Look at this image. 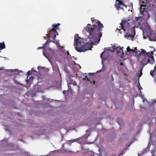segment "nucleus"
<instances>
[{"mask_svg": "<svg viewBox=\"0 0 156 156\" xmlns=\"http://www.w3.org/2000/svg\"><path fill=\"white\" fill-rule=\"evenodd\" d=\"M92 23H95L98 25H93L91 26L90 24H88L84 29L89 34V37L91 41L99 43L100 41L102 33V28L104 27L103 25L94 17L91 18Z\"/></svg>", "mask_w": 156, "mask_h": 156, "instance_id": "nucleus-1", "label": "nucleus"}, {"mask_svg": "<svg viewBox=\"0 0 156 156\" xmlns=\"http://www.w3.org/2000/svg\"><path fill=\"white\" fill-rule=\"evenodd\" d=\"M153 53L152 51H151V54L150 55H145L144 56L142 59L141 61V65L144 66L148 63L151 64L154 63L155 61L154 59Z\"/></svg>", "mask_w": 156, "mask_h": 156, "instance_id": "nucleus-2", "label": "nucleus"}, {"mask_svg": "<svg viewBox=\"0 0 156 156\" xmlns=\"http://www.w3.org/2000/svg\"><path fill=\"white\" fill-rule=\"evenodd\" d=\"M80 37L79 36L78 34H76L74 36V45H75V49L78 51L79 52H84L85 49H84V48L82 46L81 47H78V44H81V41Z\"/></svg>", "mask_w": 156, "mask_h": 156, "instance_id": "nucleus-3", "label": "nucleus"}, {"mask_svg": "<svg viewBox=\"0 0 156 156\" xmlns=\"http://www.w3.org/2000/svg\"><path fill=\"white\" fill-rule=\"evenodd\" d=\"M120 26H119V28H117L116 30L115 31L117 32L118 30V33L119 32L121 34L122 33L120 31L121 29L123 30L124 32H125L126 31L129 29V23L126 20H122L121 22L120 23Z\"/></svg>", "mask_w": 156, "mask_h": 156, "instance_id": "nucleus-4", "label": "nucleus"}, {"mask_svg": "<svg viewBox=\"0 0 156 156\" xmlns=\"http://www.w3.org/2000/svg\"><path fill=\"white\" fill-rule=\"evenodd\" d=\"M140 14L144 16V18L146 20H148L150 17V15L146 8L145 5H141L140 9Z\"/></svg>", "mask_w": 156, "mask_h": 156, "instance_id": "nucleus-5", "label": "nucleus"}, {"mask_svg": "<svg viewBox=\"0 0 156 156\" xmlns=\"http://www.w3.org/2000/svg\"><path fill=\"white\" fill-rule=\"evenodd\" d=\"M121 5L126 7L123 1H122L121 0H116L115 6L117 10L119 11L120 9L123 10V8L120 7Z\"/></svg>", "mask_w": 156, "mask_h": 156, "instance_id": "nucleus-6", "label": "nucleus"}, {"mask_svg": "<svg viewBox=\"0 0 156 156\" xmlns=\"http://www.w3.org/2000/svg\"><path fill=\"white\" fill-rule=\"evenodd\" d=\"M112 50H111L110 49V48H109L107 50L108 51H110L112 52H113L115 51H118L117 52V53L121 52V51H122V54L123 55H124V52H123V47H120V46L118 47H115V46H114V48H113L112 47Z\"/></svg>", "mask_w": 156, "mask_h": 156, "instance_id": "nucleus-7", "label": "nucleus"}, {"mask_svg": "<svg viewBox=\"0 0 156 156\" xmlns=\"http://www.w3.org/2000/svg\"><path fill=\"white\" fill-rule=\"evenodd\" d=\"M82 46L84 48V49H85V51L87 50H91V48L92 46V44L91 43L87 42Z\"/></svg>", "mask_w": 156, "mask_h": 156, "instance_id": "nucleus-8", "label": "nucleus"}, {"mask_svg": "<svg viewBox=\"0 0 156 156\" xmlns=\"http://www.w3.org/2000/svg\"><path fill=\"white\" fill-rule=\"evenodd\" d=\"M148 37L150 41H156V33L151 32Z\"/></svg>", "mask_w": 156, "mask_h": 156, "instance_id": "nucleus-9", "label": "nucleus"}, {"mask_svg": "<svg viewBox=\"0 0 156 156\" xmlns=\"http://www.w3.org/2000/svg\"><path fill=\"white\" fill-rule=\"evenodd\" d=\"M140 50L141 51L140 52V54L141 55L145 56V55H150L151 54V53L149 52H147L144 49H141Z\"/></svg>", "mask_w": 156, "mask_h": 156, "instance_id": "nucleus-10", "label": "nucleus"}, {"mask_svg": "<svg viewBox=\"0 0 156 156\" xmlns=\"http://www.w3.org/2000/svg\"><path fill=\"white\" fill-rule=\"evenodd\" d=\"M135 34V33H134V32H132V35H126V34L125 37H126L127 39L129 40H130L131 39L132 40V38H133Z\"/></svg>", "mask_w": 156, "mask_h": 156, "instance_id": "nucleus-11", "label": "nucleus"}, {"mask_svg": "<svg viewBox=\"0 0 156 156\" xmlns=\"http://www.w3.org/2000/svg\"><path fill=\"white\" fill-rule=\"evenodd\" d=\"M47 44H48V45L49 46V44L48 43V41H47L46 43H45L44 46L43 47H39L38 48V49H43V50L44 51V52H43V54H44V55L46 57V55H45V53L44 52V51H45V46Z\"/></svg>", "mask_w": 156, "mask_h": 156, "instance_id": "nucleus-12", "label": "nucleus"}, {"mask_svg": "<svg viewBox=\"0 0 156 156\" xmlns=\"http://www.w3.org/2000/svg\"><path fill=\"white\" fill-rule=\"evenodd\" d=\"M69 80L70 81V82L69 83V84H68V87L69 89L71 87L70 86V85L73 84L74 85L76 86L77 85V83L76 81H73L71 79H69Z\"/></svg>", "mask_w": 156, "mask_h": 156, "instance_id": "nucleus-13", "label": "nucleus"}, {"mask_svg": "<svg viewBox=\"0 0 156 156\" xmlns=\"http://www.w3.org/2000/svg\"><path fill=\"white\" fill-rule=\"evenodd\" d=\"M134 32L135 33V32L134 29H130L129 30L128 32L126 33V35H132V32Z\"/></svg>", "mask_w": 156, "mask_h": 156, "instance_id": "nucleus-14", "label": "nucleus"}, {"mask_svg": "<svg viewBox=\"0 0 156 156\" xmlns=\"http://www.w3.org/2000/svg\"><path fill=\"white\" fill-rule=\"evenodd\" d=\"M5 48V45L4 43L0 42V49L2 50V49Z\"/></svg>", "mask_w": 156, "mask_h": 156, "instance_id": "nucleus-15", "label": "nucleus"}, {"mask_svg": "<svg viewBox=\"0 0 156 156\" xmlns=\"http://www.w3.org/2000/svg\"><path fill=\"white\" fill-rule=\"evenodd\" d=\"M60 25V24L59 23L56 24H53L52 25V27L56 29H59L58 27Z\"/></svg>", "mask_w": 156, "mask_h": 156, "instance_id": "nucleus-16", "label": "nucleus"}, {"mask_svg": "<svg viewBox=\"0 0 156 156\" xmlns=\"http://www.w3.org/2000/svg\"><path fill=\"white\" fill-rule=\"evenodd\" d=\"M156 68V67H154V69L153 70H151L150 71V74L152 76H153V77H154V72L155 71V69Z\"/></svg>", "mask_w": 156, "mask_h": 156, "instance_id": "nucleus-17", "label": "nucleus"}, {"mask_svg": "<svg viewBox=\"0 0 156 156\" xmlns=\"http://www.w3.org/2000/svg\"><path fill=\"white\" fill-rule=\"evenodd\" d=\"M57 30H56V29L53 28L51 30H50L49 32V34L51 33L52 32L53 34L55 32H56Z\"/></svg>", "mask_w": 156, "mask_h": 156, "instance_id": "nucleus-18", "label": "nucleus"}, {"mask_svg": "<svg viewBox=\"0 0 156 156\" xmlns=\"http://www.w3.org/2000/svg\"><path fill=\"white\" fill-rule=\"evenodd\" d=\"M84 80H86L87 81L90 82L91 83H92V82L89 79V78L87 76H85V78L83 79Z\"/></svg>", "mask_w": 156, "mask_h": 156, "instance_id": "nucleus-19", "label": "nucleus"}, {"mask_svg": "<svg viewBox=\"0 0 156 156\" xmlns=\"http://www.w3.org/2000/svg\"><path fill=\"white\" fill-rule=\"evenodd\" d=\"M54 70L55 72L59 73V69L58 67L57 66L55 67V68H54Z\"/></svg>", "mask_w": 156, "mask_h": 156, "instance_id": "nucleus-20", "label": "nucleus"}, {"mask_svg": "<svg viewBox=\"0 0 156 156\" xmlns=\"http://www.w3.org/2000/svg\"><path fill=\"white\" fill-rule=\"evenodd\" d=\"M102 63L103 65V66L101 68V69L99 71V72L104 71L105 69V67L104 64L102 62Z\"/></svg>", "mask_w": 156, "mask_h": 156, "instance_id": "nucleus-21", "label": "nucleus"}, {"mask_svg": "<svg viewBox=\"0 0 156 156\" xmlns=\"http://www.w3.org/2000/svg\"><path fill=\"white\" fill-rule=\"evenodd\" d=\"M76 141V140H69V141H68L67 142V144H69V143H73V142H75Z\"/></svg>", "mask_w": 156, "mask_h": 156, "instance_id": "nucleus-22", "label": "nucleus"}, {"mask_svg": "<svg viewBox=\"0 0 156 156\" xmlns=\"http://www.w3.org/2000/svg\"><path fill=\"white\" fill-rule=\"evenodd\" d=\"M143 68V67H142L140 69V76H139L140 77L142 75L143 73H142V70Z\"/></svg>", "mask_w": 156, "mask_h": 156, "instance_id": "nucleus-23", "label": "nucleus"}, {"mask_svg": "<svg viewBox=\"0 0 156 156\" xmlns=\"http://www.w3.org/2000/svg\"><path fill=\"white\" fill-rule=\"evenodd\" d=\"M88 154H90V156H94V153L91 151L88 152Z\"/></svg>", "mask_w": 156, "mask_h": 156, "instance_id": "nucleus-24", "label": "nucleus"}, {"mask_svg": "<svg viewBox=\"0 0 156 156\" xmlns=\"http://www.w3.org/2000/svg\"><path fill=\"white\" fill-rule=\"evenodd\" d=\"M130 52H132L133 53H136L137 51H136L135 50H133V49H131L130 51Z\"/></svg>", "mask_w": 156, "mask_h": 156, "instance_id": "nucleus-25", "label": "nucleus"}, {"mask_svg": "<svg viewBox=\"0 0 156 156\" xmlns=\"http://www.w3.org/2000/svg\"><path fill=\"white\" fill-rule=\"evenodd\" d=\"M131 49L129 46H128L127 48H126V50L127 52H129Z\"/></svg>", "mask_w": 156, "mask_h": 156, "instance_id": "nucleus-26", "label": "nucleus"}, {"mask_svg": "<svg viewBox=\"0 0 156 156\" xmlns=\"http://www.w3.org/2000/svg\"><path fill=\"white\" fill-rule=\"evenodd\" d=\"M27 74L28 75H30L31 73V71L30 70L28 71L27 72Z\"/></svg>", "mask_w": 156, "mask_h": 156, "instance_id": "nucleus-27", "label": "nucleus"}, {"mask_svg": "<svg viewBox=\"0 0 156 156\" xmlns=\"http://www.w3.org/2000/svg\"><path fill=\"white\" fill-rule=\"evenodd\" d=\"M53 34H56V35H58V33L57 31L56 32H55Z\"/></svg>", "mask_w": 156, "mask_h": 156, "instance_id": "nucleus-28", "label": "nucleus"}, {"mask_svg": "<svg viewBox=\"0 0 156 156\" xmlns=\"http://www.w3.org/2000/svg\"><path fill=\"white\" fill-rule=\"evenodd\" d=\"M56 34H53V38L55 39V37H56Z\"/></svg>", "mask_w": 156, "mask_h": 156, "instance_id": "nucleus-29", "label": "nucleus"}, {"mask_svg": "<svg viewBox=\"0 0 156 156\" xmlns=\"http://www.w3.org/2000/svg\"><path fill=\"white\" fill-rule=\"evenodd\" d=\"M14 83H16V84H19V82L18 81H17L16 80H14Z\"/></svg>", "mask_w": 156, "mask_h": 156, "instance_id": "nucleus-30", "label": "nucleus"}, {"mask_svg": "<svg viewBox=\"0 0 156 156\" xmlns=\"http://www.w3.org/2000/svg\"><path fill=\"white\" fill-rule=\"evenodd\" d=\"M140 19L139 17H137L135 18V20L136 21H137L138 20Z\"/></svg>", "mask_w": 156, "mask_h": 156, "instance_id": "nucleus-31", "label": "nucleus"}, {"mask_svg": "<svg viewBox=\"0 0 156 156\" xmlns=\"http://www.w3.org/2000/svg\"><path fill=\"white\" fill-rule=\"evenodd\" d=\"M104 51H103L102 53V54H101V58H102V56H103V54L104 53Z\"/></svg>", "mask_w": 156, "mask_h": 156, "instance_id": "nucleus-32", "label": "nucleus"}, {"mask_svg": "<svg viewBox=\"0 0 156 156\" xmlns=\"http://www.w3.org/2000/svg\"><path fill=\"white\" fill-rule=\"evenodd\" d=\"M154 81L156 83V74L155 77L154 78Z\"/></svg>", "mask_w": 156, "mask_h": 156, "instance_id": "nucleus-33", "label": "nucleus"}, {"mask_svg": "<svg viewBox=\"0 0 156 156\" xmlns=\"http://www.w3.org/2000/svg\"><path fill=\"white\" fill-rule=\"evenodd\" d=\"M66 91L65 90L63 91V93L64 94H66Z\"/></svg>", "mask_w": 156, "mask_h": 156, "instance_id": "nucleus-34", "label": "nucleus"}, {"mask_svg": "<svg viewBox=\"0 0 156 156\" xmlns=\"http://www.w3.org/2000/svg\"><path fill=\"white\" fill-rule=\"evenodd\" d=\"M89 75L90 76H91V75H92V73H89Z\"/></svg>", "mask_w": 156, "mask_h": 156, "instance_id": "nucleus-35", "label": "nucleus"}, {"mask_svg": "<svg viewBox=\"0 0 156 156\" xmlns=\"http://www.w3.org/2000/svg\"><path fill=\"white\" fill-rule=\"evenodd\" d=\"M145 0L146 1H147V2H149L152 1V0Z\"/></svg>", "mask_w": 156, "mask_h": 156, "instance_id": "nucleus-36", "label": "nucleus"}, {"mask_svg": "<svg viewBox=\"0 0 156 156\" xmlns=\"http://www.w3.org/2000/svg\"><path fill=\"white\" fill-rule=\"evenodd\" d=\"M66 52H67V55H69V51H66Z\"/></svg>", "mask_w": 156, "mask_h": 156, "instance_id": "nucleus-37", "label": "nucleus"}, {"mask_svg": "<svg viewBox=\"0 0 156 156\" xmlns=\"http://www.w3.org/2000/svg\"><path fill=\"white\" fill-rule=\"evenodd\" d=\"M123 65V63L122 62H121L120 63V66H122Z\"/></svg>", "mask_w": 156, "mask_h": 156, "instance_id": "nucleus-38", "label": "nucleus"}, {"mask_svg": "<svg viewBox=\"0 0 156 156\" xmlns=\"http://www.w3.org/2000/svg\"><path fill=\"white\" fill-rule=\"evenodd\" d=\"M49 51H53V50H52L51 48H49Z\"/></svg>", "mask_w": 156, "mask_h": 156, "instance_id": "nucleus-39", "label": "nucleus"}, {"mask_svg": "<svg viewBox=\"0 0 156 156\" xmlns=\"http://www.w3.org/2000/svg\"><path fill=\"white\" fill-rule=\"evenodd\" d=\"M89 131V130H86V133H87Z\"/></svg>", "mask_w": 156, "mask_h": 156, "instance_id": "nucleus-40", "label": "nucleus"}, {"mask_svg": "<svg viewBox=\"0 0 156 156\" xmlns=\"http://www.w3.org/2000/svg\"><path fill=\"white\" fill-rule=\"evenodd\" d=\"M41 67H38V70H39L40 69H41Z\"/></svg>", "mask_w": 156, "mask_h": 156, "instance_id": "nucleus-41", "label": "nucleus"}, {"mask_svg": "<svg viewBox=\"0 0 156 156\" xmlns=\"http://www.w3.org/2000/svg\"><path fill=\"white\" fill-rule=\"evenodd\" d=\"M93 84H95V81L94 80H93Z\"/></svg>", "mask_w": 156, "mask_h": 156, "instance_id": "nucleus-42", "label": "nucleus"}, {"mask_svg": "<svg viewBox=\"0 0 156 156\" xmlns=\"http://www.w3.org/2000/svg\"><path fill=\"white\" fill-rule=\"evenodd\" d=\"M110 156H117L116 155H115V154H112V155H111Z\"/></svg>", "mask_w": 156, "mask_h": 156, "instance_id": "nucleus-43", "label": "nucleus"}, {"mask_svg": "<svg viewBox=\"0 0 156 156\" xmlns=\"http://www.w3.org/2000/svg\"><path fill=\"white\" fill-rule=\"evenodd\" d=\"M68 152H69V153H72V151H68Z\"/></svg>", "mask_w": 156, "mask_h": 156, "instance_id": "nucleus-44", "label": "nucleus"}, {"mask_svg": "<svg viewBox=\"0 0 156 156\" xmlns=\"http://www.w3.org/2000/svg\"><path fill=\"white\" fill-rule=\"evenodd\" d=\"M112 81L114 80V78H113V77H112Z\"/></svg>", "mask_w": 156, "mask_h": 156, "instance_id": "nucleus-45", "label": "nucleus"}, {"mask_svg": "<svg viewBox=\"0 0 156 156\" xmlns=\"http://www.w3.org/2000/svg\"><path fill=\"white\" fill-rule=\"evenodd\" d=\"M90 135V134H89L87 136V138Z\"/></svg>", "mask_w": 156, "mask_h": 156, "instance_id": "nucleus-46", "label": "nucleus"}, {"mask_svg": "<svg viewBox=\"0 0 156 156\" xmlns=\"http://www.w3.org/2000/svg\"><path fill=\"white\" fill-rule=\"evenodd\" d=\"M134 48L135 49H137V48L136 47L135 48Z\"/></svg>", "mask_w": 156, "mask_h": 156, "instance_id": "nucleus-47", "label": "nucleus"}, {"mask_svg": "<svg viewBox=\"0 0 156 156\" xmlns=\"http://www.w3.org/2000/svg\"><path fill=\"white\" fill-rule=\"evenodd\" d=\"M40 79V77H39V76H38V79Z\"/></svg>", "mask_w": 156, "mask_h": 156, "instance_id": "nucleus-48", "label": "nucleus"}, {"mask_svg": "<svg viewBox=\"0 0 156 156\" xmlns=\"http://www.w3.org/2000/svg\"><path fill=\"white\" fill-rule=\"evenodd\" d=\"M73 58H75V57H73Z\"/></svg>", "mask_w": 156, "mask_h": 156, "instance_id": "nucleus-49", "label": "nucleus"}, {"mask_svg": "<svg viewBox=\"0 0 156 156\" xmlns=\"http://www.w3.org/2000/svg\"><path fill=\"white\" fill-rule=\"evenodd\" d=\"M43 98L44 99H45V98Z\"/></svg>", "mask_w": 156, "mask_h": 156, "instance_id": "nucleus-50", "label": "nucleus"}, {"mask_svg": "<svg viewBox=\"0 0 156 156\" xmlns=\"http://www.w3.org/2000/svg\"><path fill=\"white\" fill-rule=\"evenodd\" d=\"M74 59H76V58H74Z\"/></svg>", "mask_w": 156, "mask_h": 156, "instance_id": "nucleus-51", "label": "nucleus"}, {"mask_svg": "<svg viewBox=\"0 0 156 156\" xmlns=\"http://www.w3.org/2000/svg\"><path fill=\"white\" fill-rule=\"evenodd\" d=\"M152 156H153V155Z\"/></svg>", "mask_w": 156, "mask_h": 156, "instance_id": "nucleus-52", "label": "nucleus"}]
</instances>
